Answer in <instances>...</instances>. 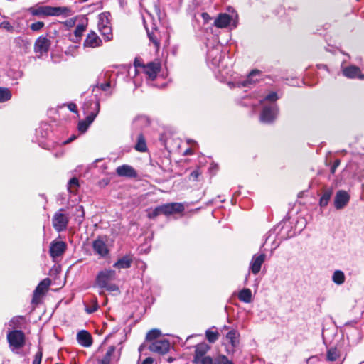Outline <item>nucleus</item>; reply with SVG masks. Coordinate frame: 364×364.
Instances as JSON below:
<instances>
[{"label": "nucleus", "instance_id": "f257e3e1", "mask_svg": "<svg viewBox=\"0 0 364 364\" xmlns=\"http://www.w3.org/2000/svg\"><path fill=\"white\" fill-rule=\"evenodd\" d=\"M33 16L44 18L46 16H68L70 9L65 6H51L36 5L28 9Z\"/></svg>", "mask_w": 364, "mask_h": 364}, {"label": "nucleus", "instance_id": "f03ea898", "mask_svg": "<svg viewBox=\"0 0 364 364\" xmlns=\"http://www.w3.org/2000/svg\"><path fill=\"white\" fill-rule=\"evenodd\" d=\"M116 279V272L109 269H104L98 272L95 279L96 285L102 289L109 291H116L118 287L115 284H109Z\"/></svg>", "mask_w": 364, "mask_h": 364}, {"label": "nucleus", "instance_id": "7ed1b4c3", "mask_svg": "<svg viewBox=\"0 0 364 364\" xmlns=\"http://www.w3.org/2000/svg\"><path fill=\"white\" fill-rule=\"evenodd\" d=\"M6 338L11 350L18 353V350L25 345V334L21 330L9 331L7 333Z\"/></svg>", "mask_w": 364, "mask_h": 364}, {"label": "nucleus", "instance_id": "20e7f679", "mask_svg": "<svg viewBox=\"0 0 364 364\" xmlns=\"http://www.w3.org/2000/svg\"><path fill=\"white\" fill-rule=\"evenodd\" d=\"M145 29L149 41L153 43L158 49L160 46L162 33H164V28L161 27L162 24H144Z\"/></svg>", "mask_w": 364, "mask_h": 364}, {"label": "nucleus", "instance_id": "39448f33", "mask_svg": "<svg viewBox=\"0 0 364 364\" xmlns=\"http://www.w3.org/2000/svg\"><path fill=\"white\" fill-rule=\"evenodd\" d=\"M82 108L85 113L87 114L85 121L90 125L99 113L100 102L97 100H87L85 102Z\"/></svg>", "mask_w": 364, "mask_h": 364}, {"label": "nucleus", "instance_id": "423d86ee", "mask_svg": "<svg viewBox=\"0 0 364 364\" xmlns=\"http://www.w3.org/2000/svg\"><path fill=\"white\" fill-rule=\"evenodd\" d=\"M63 209H60L59 211L55 213L53 218V226L54 229L60 232L65 230L69 222L68 215L63 213Z\"/></svg>", "mask_w": 364, "mask_h": 364}, {"label": "nucleus", "instance_id": "0eeeda50", "mask_svg": "<svg viewBox=\"0 0 364 364\" xmlns=\"http://www.w3.org/2000/svg\"><path fill=\"white\" fill-rule=\"evenodd\" d=\"M341 70L343 75L348 79L364 80V74L362 73L360 68L355 65L344 66L343 63Z\"/></svg>", "mask_w": 364, "mask_h": 364}, {"label": "nucleus", "instance_id": "6e6552de", "mask_svg": "<svg viewBox=\"0 0 364 364\" xmlns=\"http://www.w3.org/2000/svg\"><path fill=\"white\" fill-rule=\"evenodd\" d=\"M267 255L263 252L254 254L249 264V271L257 275L261 270L262 265L265 262Z\"/></svg>", "mask_w": 364, "mask_h": 364}, {"label": "nucleus", "instance_id": "1a4fd4ad", "mask_svg": "<svg viewBox=\"0 0 364 364\" xmlns=\"http://www.w3.org/2000/svg\"><path fill=\"white\" fill-rule=\"evenodd\" d=\"M277 107L274 103L269 105H265L260 114V120L264 123L272 122L277 115Z\"/></svg>", "mask_w": 364, "mask_h": 364}, {"label": "nucleus", "instance_id": "9d476101", "mask_svg": "<svg viewBox=\"0 0 364 364\" xmlns=\"http://www.w3.org/2000/svg\"><path fill=\"white\" fill-rule=\"evenodd\" d=\"M120 358V351H117L114 346L108 348L102 358L98 359V364H114L117 363Z\"/></svg>", "mask_w": 364, "mask_h": 364}, {"label": "nucleus", "instance_id": "9b49d317", "mask_svg": "<svg viewBox=\"0 0 364 364\" xmlns=\"http://www.w3.org/2000/svg\"><path fill=\"white\" fill-rule=\"evenodd\" d=\"M67 249V244L63 241L53 240L51 242L49 248L50 257L55 261L65 253Z\"/></svg>", "mask_w": 364, "mask_h": 364}, {"label": "nucleus", "instance_id": "f8f14e48", "mask_svg": "<svg viewBox=\"0 0 364 364\" xmlns=\"http://www.w3.org/2000/svg\"><path fill=\"white\" fill-rule=\"evenodd\" d=\"M238 15L232 7H228L227 12L220 14L215 20V23H237Z\"/></svg>", "mask_w": 364, "mask_h": 364}, {"label": "nucleus", "instance_id": "ddd939ff", "mask_svg": "<svg viewBox=\"0 0 364 364\" xmlns=\"http://www.w3.org/2000/svg\"><path fill=\"white\" fill-rule=\"evenodd\" d=\"M149 349L154 353L164 355L170 349V342L167 339L154 341L149 346Z\"/></svg>", "mask_w": 364, "mask_h": 364}, {"label": "nucleus", "instance_id": "4468645a", "mask_svg": "<svg viewBox=\"0 0 364 364\" xmlns=\"http://www.w3.org/2000/svg\"><path fill=\"white\" fill-rule=\"evenodd\" d=\"M262 77V72L258 70H252L246 79L237 82L238 87H246L255 84Z\"/></svg>", "mask_w": 364, "mask_h": 364}, {"label": "nucleus", "instance_id": "2eb2a0df", "mask_svg": "<svg viewBox=\"0 0 364 364\" xmlns=\"http://www.w3.org/2000/svg\"><path fill=\"white\" fill-rule=\"evenodd\" d=\"M141 67L143 68L144 72L146 75L147 77L151 80L156 79L161 70V64L159 62H150Z\"/></svg>", "mask_w": 364, "mask_h": 364}, {"label": "nucleus", "instance_id": "dca6fc26", "mask_svg": "<svg viewBox=\"0 0 364 364\" xmlns=\"http://www.w3.org/2000/svg\"><path fill=\"white\" fill-rule=\"evenodd\" d=\"M162 214L169 215L174 213H180L184 210V205L181 203H170L161 205Z\"/></svg>", "mask_w": 364, "mask_h": 364}, {"label": "nucleus", "instance_id": "f3484780", "mask_svg": "<svg viewBox=\"0 0 364 364\" xmlns=\"http://www.w3.org/2000/svg\"><path fill=\"white\" fill-rule=\"evenodd\" d=\"M208 60L214 67H223L225 57H222L220 50L218 48H213L208 53Z\"/></svg>", "mask_w": 364, "mask_h": 364}, {"label": "nucleus", "instance_id": "a211bd4d", "mask_svg": "<svg viewBox=\"0 0 364 364\" xmlns=\"http://www.w3.org/2000/svg\"><path fill=\"white\" fill-rule=\"evenodd\" d=\"M350 195L343 190L337 191L334 198V205L337 210L343 208L349 202Z\"/></svg>", "mask_w": 364, "mask_h": 364}, {"label": "nucleus", "instance_id": "6ab92c4d", "mask_svg": "<svg viewBox=\"0 0 364 364\" xmlns=\"http://www.w3.org/2000/svg\"><path fill=\"white\" fill-rule=\"evenodd\" d=\"M117 176L126 178H136L137 176L136 171L131 166L124 164L119 166L116 169Z\"/></svg>", "mask_w": 364, "mask_h": 364}, {"label": "nucleus", "instance_id": "aec40b11", "mask_svg": "<svg viewBox=\"0 0 364 364\" xmlns=\"http://www.w3.org/2000/svg\"><path fill=\"white\" fill-rule=\"evenodd\" d=\"M92 248L95 252L102 257H105L109 254L107 244L100 238H97L92 242Z\"/></svg>", "mask_w": 364, "mask_h": 364}, {"label": "nucleus", "instance_id": "412c9836", "mask_svg": "<svg viewBox=\"0 0 364 364\" xmlns=\"http://www.w3.org/2000/svg\"><path fill=\"white\" fill-rule=\"evenodd\" d=\"M50 46L49 41L45 37H39L35 43V52L43 55L48 51Z\"/></svg>", "mask_w": 364, "mask_h": 364}, {"label": "nucleus", "instance_id": "4be33fe9", "mask_svg": "<svg viewBox=\"0 0 364 364\" xmlns=\"http://www.w3.org/2000/svg\"><path fill=\"white\" fill-rule=\"evenodd\" d=\"M102 45L100 37L94 32L87 35L84 42V46L87 48H97Z\"/></svg>", "mask_w": 364, "mask_h": 364}, {"label": "nucleus", "instance_id": "5701e85b", "mask_svg": "<svg viewBox=\"0 0 364 364\" xmlns=\"http://www.w3.org/2000/svg\"><path fill=\"white\" fill-rule=\"evenodd\" d=\"M77 340L80 345L90 347L92 343L91 335L86 331L82 330L77 334Z\"/></svg>", "mask_w": 364, "mask_h": 364}, {"label": "nucleus", "instance_id": "b1692460", "mask_svg": "<svg viewBox=\"0 0 364 364\" xmlns=\"http://www.w3.org/2000/svg\"><path fill=\"white\" fill-rule=\"evenodd\" d=\"M51 284L50 279L46 278L42 280L36 287L34 291V299L43 295Z\"/></svg>", "mask_w": 364, "mask_h": 364}, {"label": "nucleus", "instance_id": "393cba45", "mask_svg": "<svg viewBox=\"0 0 364 364\" xmlns=\"http://www.w3.org/2000/svg\"><path fill=\"white\" fill-rule=\"evenodd\" d=\"M132 258L129 255H125L119 259L113 265L117 269H128L131 267L132 263Z\"/></svg>", "mask_w": 364, "mask_h": 364}, {"label": "nucleus", "instance_id": "a878e982", "mask_svg": "<svg viewBox=\"0 0 364 364\" xmlns=\"http://www.w3.org/2000/svg\"><path fill=\"white\" fill-rule=\"evenodd\" d=\"M195 348H196V350H195L193 361L198 360L199 358H201L202 357H204L205 354L210 349V346L205 343H199L197 346H196Z\"/></svg>", "mask_w": 364, "mask_h": 364}, {"label": "nucleus", "instance_id": "bb28decb", "mask_svg": "<svg viewBox=\"0 0 364 364\" xmlns=\"http://www.w3.org/2000/svg\"><path fill=\"white\" fill-rule=\"evenodd\" d=\"M230 25V24H219V23L210 24V26H208V28H205L206 29V38H209L210 33H213L214 36H218V33L220 29L226 28Z\"/></svg>", "mask_w": 364, "mask_h": 364}, {"label": "nucleus", "instance_id": "cd10ccee", "mask_svg": "<svg viewBox=\"0 0 364 364\" xmlns=\"http://www.w3.org/2000/svg\"><path fill=\"white\" fill-rule=\"evenodd\" d=\"M240 333L236 330H230L226 335V338L230 341L232 347H236L240 342Z\"/></svg>", "mask_w": 364, "mask_h": 364}, {"label": "nucleus", "instance_id": "c85d7f7f", "mask_svg": "<svg viewBox=\"0 0 364 364\" xmlns=\"http://www.w3.org/2000/svg\"><path fill=\"white\" fill-rule=\"evenodd\" d=\"M98 29L106 41H109L112 38V28L109 24H98Z\"/></svg>", "mask_w": 364, "mask_h": 364}, {"label": "nucleus", "instance_id": "c756f323", "mask_svg": "<svg viewBox=\"0 0 364 364\" xmlns=\"http://www.w3.org/2000/svg\"><path fill=\"white\" fill-rule=\"evenodd\" d=\"M346 277L343 271L336 270L332 275V281L337 285H341L345 282Z\"/></svg>", "mask_w": 364, "mask_h": 364}, {"label": "nucleus", "instance_id": "7c9ffc66", "mask_svg": "<svg viewBox=\"0 0 364 364\" xmlns=\"http://www.w3.org/2000/svg\"><path fill=\"white\" fill-rule=\"evenodd\" d=\"M332 194V189H326L323 191L319 200V204L321 207H326L328 205Z\"/></svg>", "mask_w": 364, "mask_h": 364}, {"label": "nucleus", "instance_id": "2f4dec72", "mask_svg": "<svg viewBox=\"0 0 364 364\" xmlns=\"http://www.w3.org/2000/svg\"><path fill=\"white\" fill-rule=\"evenodd\" d=\"M238 298L241 301L250 303L252 301V291L249 289H244L240 291Z\"/></svg>", "mask_w": 364, "mask_h": 364}, {"label": "nucleus", "instance_id": "473e14b6", "mask_svg": "<svg viewBox=\"0 0 364 364\" xmlns=\"http://www.w3.org/2000/svg\"><path fill=\"white\" fill-rule=\"evenodd\" d=\"M134 148L136 150L141 152H144L146 151L147 146L146 140L141 134H139L137 137V143L136 144Z\"/></svg>", "mask_w": 364, "mask_h": 364}, {"label": "nucleus", "instance_id": "72a5a7b5", "mask_svg": "<svg viewBox=\"0 0 364 364\" xmlns=\"http://www.w3.org/2000/svg\"><path fill=\"white\" fill-rule=\"evenodd\" d=\"M213 328H215V327L205 331L206 338L211 343H215L219 338V333L216 330L213 331Z\"/></svg>", "mask_w": 364, "mask_h": 364}, {"label": "nucleus", "instance_id": "f704fd0d", "mask_svg": "<svg viewBox=\"0 0 364 364\" xmlns=\"http://www.w3.org/2000/svg\"><path fill=\"white\" fill-rule=\"evenodd\" d=\"M339 357V351L336 348H331L328 350L326 354V360L328 361H336Z\"/></svg>", "mask_w": 364, "mask_h": 364}, {"label": "nucleus", "instance_id": "c9c22d12", "mask_svg": "<svg viewBox=\"0 0 364 364\" xmlns=\"http://www.w3.org/2000/svg\"><path fill=\"white\" fill-rule=\"evenodd\" d=\"M11 97V93L9 89L0 87V102L8 101Z\"/></svg>", "mask_w": 364, "mask_h": 364}, {"label": "nucleus", "instance_id": "e433bc0d", "mask_svg": "<svg viewBox=\"0 0 364 364\" xmlns=\"http://www.w3.org/2000/svg\"><path fill=\"white\" fill-rule=\"evenodd\" d=\"M214 364H234L227 356L223 355H218L214 358Z\"/></svg>", "mask_w": 364, "mask_h": 364}, {"label": "nucleus", "instance_id": "4c0bfd02", "mask_svg": "<svg viewBox=\"0 0 364 364\" xmlns=\"http://www.w3.org/2000/svg\"><path fill=\"white\" fill-rule=\"evenodd\" d=\"M161 333L159 329H152L147 333L146 336V341H151L159 338L161 336Z\"/></svg>", "mask_w": 364, "mask_h": 364}, {"label": "nucleus", "instance_id": "58836bf2", "mask_svg": "<svg viewBox=\"0 0 364 364\" xmlns=\"http://www.w3.org/2000/svg\"><path fill=\"white\" fill-rule=\"evenodd\" d=\"M161 205H159V206L156 207L154 210H148L147 216L149 218L152 219V218L157 217L160 214H162V210H161Z\"/></svg>", "mask_w": 364, "mask_h": 364}, {"label": "nucleus", "instance_id": "ea45409f", "mask_svg": "<svg viewBox=\"0 0 364 364\" xmlns=\"http://www.w3.org/2000/svg\"><path fill=\"white\" fill-rule=\"evenodd\" d=\"M193 363L196 364H214V359H212L210 356H204L193 361Z\"/></svg>", "mask_w": 364, "mask_h": 364}, {"label": "nucleus", "instance_id": "a19ab883", "mask_svg": "<svg viewBox=\"0 0 364 364\" xmlns=\"http://www.w3.org/2000/svg\"><path fill=\"white\" fill-rule=\"evenodd\" d=\"M109 12H103L98 16V23H109L111 19Z\"/></svg>", "mask_w": 364, "mask_h": 364}, {"label": "nucleus", "instance_id": "79ce46f5", "mask_svg": "<svg viewBox=\"0 0 364 364\" xmlns=\"http://www.w3.org/2000/svg\"><path fill=\"white\" fill-rule=\"evenodd\" d=\"M78 180L76 178H73L69 181L68 183V190L70 192H74L75 190H73V188H77L78 187Z\"/></svg>", "mask_w": 364, "mask_h": 364}, {"label": "nucleus", "instance_id": "37998d69", "mask_svg": "<svg viewBox=\"0 0 364 364\" xmlns=\"http://www.w3.org/2000/svg\"><path fill=\"white\" fill-rule=\"evenodd\" d=\"M277 100V95L276 92H270L269 94H268L264 98H263L262 100H260V102L261 103H263L264 101L265 100H268V101H270L272 102H275L276 100Z\"/></svg>", "mask_w": 364, "mask_h": 364}, {"label": "nucleus", "instance_id": "c03bdc74", "mask_svg": "<svg viewBox=\"0 0 364 364\" xmlns=\"http://www.w3.org/2000/svg\"><path fill=\"white\" fill-rule=\"evenodd\" d=\"M89 126L90 125L87 124L85 120H82L78 122L77 129L80 132L85 133L87 130Z\"/></svg>", "mask_w": 364, "mask_h": 364}, {"label": "nucleus", "instance_id": "a18cd8bd", "mask_svg": "<svg viewBox=\"0 0 364 364\" xmlns=\"http://www.w3.org/2000/svg\"><path fill=\"white\" fill-rule=\"evenodd\" d=\"M84 209H83V207L82 205H80L78 207L76 208V216L77 218H80V219L79 220V222L81 223L83 218H84Z\"/></svg>", "mask_w": 364, "mask_h": 364}, {"label": "nucleus", "instance_id": "49530a36", "mask_svg": "<svg viewBox=\"0 0 364 364\" xmlns=\"http://www.w3.org/2000/svg\"><path fill=\"white\" fill-rule=\"evenodd\" d=\"M42 352L41 350H38L34 360L33 361V364H41V360H42Z\"/></svg>", "mask_w": 364, "mask_h": 364}, {"label": "nucleus", "instance_id": "de8ad7c7", "mask_svg": "<svg viewBox=\"0 0 364 364\" xmlns=\"http://www.w3.org/2000/svg\"><path fill=\"white\" fill-rule=\"evenodd\" d=\"M85 25L86 24H79L77 29L75 30V36H80L82 33L85 31Z\"/></svg>", "mask_w": 364, "mask_h": 364}, {"label": "nucleus", "instance_id": "09e8293b", "mask_svg": "<svg viewBox=\"0 0 364 364\" xmlns=\"http://www.w3.org/2000/svg\"><path fill=\"white\" fill-rule=\"evenodd\" d=\"M1 26L2 24H0L1 27ZM2 28L9 32H14V31H16L15 27L12 24H3Z\"/></svg>", "mask_w": 364, "mask_h": 364}, {"label": "nucleus", "instance_id": "8fccbe9b", "mask_svg": "<svg viewBox=\"0 0 364 364\" xmlns=\"http://www.w3.org/2000/svg\"><path fill=\"white\" fill-rule=\"evenodd\" d=\"M98 309V305L95 302V304H93V305L90 307H86L85 310L87 313L89 314H91V313H93L95 312V311H97V309Z\"/></svg>", "mask_w": 364, "mask_h": 364}, {"label": "nucleus", "instance_id": "3c124183", "mask_svg": "<svg viewBox=\"0 0 364 364\" xmlns=\"http://www.w3.org/2000/svg\"><path fill=\"white\" fill-rule=\"evenodd\" d=\"M110 82H107L105 83H102L100 85V88L103 91H107L110 87Z\"/></svg>", "mask_w": 364, "mask_h": 364}, {"label": "nucleus", "instance_id": "603ef678", "mask_svg": "<svg viewBox=\"0 0 364 364\" xmlns=\"http://www.w3.org/2000/svg\"><path fill=\"white\" fill-rule=\"evenodd\" d=\"M68 109H69L71 112H74V113H77V105H76L75 103H72V102H71V103H69V104L68 105Z\"/></svg>", "mask_w": 364, "mask_h": 364}, {"label": "nucleus", "instance_id": "864d4df0", "mask_svg": "<svg viewBox=\"0 0 364 364\" xmlns=\"http://www.w3.org/2000/svg\"><path fill=\"white\" fill-rule=\"evenodd\" d=\"M44 24H31V28L34 31H37L41 30Z\"/></svg>", "mask_w": 364, "mask_h": 364}, {"label": "nucleus", "instance_id": "5fc2aeb1", "mask_svg": "<svg viewBox=\"0 0 364 364\" xmlns=\"http://www.w3.org/2000/svg\"><path fill=\"white\" fill-rule=\"evenodd\" d=\"M339 164H340V161L339 160H336L334 164H333V165L331 168V171L332 173H335L336 169L339 166Z\"/></svg>", "mask_w": 364, "mask_h": 364}, {"label": "nucleus", "instance_id": "6e6d98bb", "mask_svg": "<svg viewBox=\"0 0 364 364\" xmlns=\"http://www.w3.org/2000/svg\"><path fill=\"white\" fill-rule=\"evenodd\" d=\"M201 16H202L203 20L205 22H208V21H210L211 19L210 16H209V14L208 13L204 12L201 14Z\"/></svg>", "mask_w": 364, "mask_h": 364}, {"label": "nucleus", "instance_id": "4d7b16f0", "mask_svg": "<svg viewBox=\"0 0 364 364\" xmlns=\"http://www.w3.org/2000/svg\"><path fill=\"white\" fill-rule=\"evenodd\" d=\"M154 359L151 357L146 358L143 362L142 364H153Z\"/></svg>", "mask_w": 364, "mask_h": 364}, {"label": "nucleus", "instance_id": "13d9d810", "mask_svg": "<svg viewBox=\"0 0 364 364\" xmlns=\"http://www.w3.org/2000/svg\"><path fill=\"white\" fill-rule=\"evenodd\" d=\"M200 175V173L198 170H196V171H193L191 173V176L194 178L196 180L198 178V176Z\"/></svg>", "mask_w": 364, "mask_h": 364}, {"label": "nucleus", "instance_id": "bf43d9fd", "mask_svg": "<svg viewBox=\"0 0 364 364\" xmlns=\"http://www.w3.org/2000/svg\"><path fill=\"white\" fill-rule=\"evenodd\" d=\"M75 139V136H73L72 137H70L69 139L63 142L64 144H68L70 142H71L73 140H74Z\"/></svg>", "mask_w": 364, "mask_h": 364}, {"label": "nucleus", "instance_id": "052dcab7", "mask_svg": "<svg viewBox=\"0 0 364 364\" xmlns=\"http://www.w3.org/2000/svg\"><path fill=\"white\" fill-rule=\"evenodd\" d=\"M144 348H145V345H144V344L141 345V346L139 347V353H141V352L144 350Z\"/></svg>", "mask_w": 364, "mask_h": 364}, {"label": "nucleus", "instance_id": "680f3d73", "mask_svg": "<svg viewBox=\"0 0 364 364\" xmlns=\"http://www.w3.org/2000/svg\"><path fill=\"white\" fill-rule=\"evenodd\" d=\"M14 321H15V319L13 318L12 320H11L10 323H14Z\"/></svg>", "mask_w": 364, "mask_h": 364}, {"label": "nucleus", "instance_id": "e2e57ef3", "mask_svg": "<svg viewBox=\"0 0 364 364\" xmlns=\"http://www.w3.org/2000/svg\"><path fill=\"white\" fill-rule=\"evenodd\" d=\"M271 237V234H269V235L266 238V242Z\"/></svg>", "mask_w": 364, "mask_h": 364}, {"label": "nucleus", "instance_id": "0e129e2a", "mask_svg": "<svg viewBox=\"0 0 364 364\" xmlns=\"http://www.w3.org/2000/svg\"><path fill=\"white\" fill-rule=\"evenodd\" d=\"M189 152H191V150H190V149H188V150H186V154H188V153H189Z\"/></svg>", "mask_w": 364, "mask_h": 364}, {"label": "nucleus", "instance_id": "69168bd1", "mask_svg": "<svg viewBox=\"0 0 364 364\" xmlns=\"http://www.w3.org/2000/svg\"><path fill=\"white\" fill-rule=\"evenodd\" d=\"M223 328L227 329L228 327L227 326H224Z\"/></svg>", "mask_w": 364, "mask_h": 364}, {"label": "nucleus", "instance_id": "338daca9", "mask_svg": "<svg viewBox=\"0 0 364 364\" xmlns=\"http://www.w3.org/2000/svg\"><path fill=\"white\" fill-rule=\"evenodd\" d=\"M232 25L233 26V28H236V24L235 23H233Z\"/></svg>", "mask_w": 364, "mask_h": 364}, {"label": "nucleus", "instance_id": "774afa93", "mask_svg": "<svg viewBox=\"0 0 364 364\" xmlns=\"http://www.w3.org/2000/svg\"><path fill=\"white\" fill-rule=\"evenodd\" d=\"M359 364H364V361L360 362Z\"/></svg>", "mask_w": 364, "mask_h": 364}]
</instances>
